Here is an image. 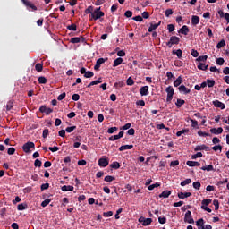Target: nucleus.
Here are the masks:
<instances>
[{
  "label": "nucleus",
  "mask_w": 229,
  "mask_h": 229,
  "mask_svg": "<svg viewBox=\"0 0 229 229\" xmlns=\"http://www.w3.org/2000/svg\"><path fill=\"white\" fill-rule=\"evenodd\" d=\"M208 55H200L199 56L196 61L197 62H205L206 60H208Z\"/></svg>",
  "instance_id": "nucleus-46"
},
{
  "label": "nucleus",
  "mask_w": 229,
  "mask_h": 229,
  "mask_svg": "<svg viewBox=\"0 0 229 229\" xmlns=\"http://www.w3.org/2000/svg\"><path fill=\"white\" fill-rule=\"evenodd\" d=\"M216 63L217 64V65H223V64H225V59L222 57L216 58Z\"/></svg>",
  "instance_id": "nucleus-55"
},
{
  "label": "nucleus",
  "mask_w": 229,
  "mask_h": 229,
  "mask_svg": "<svg viewBox=\"0 0 229 229\" xmlns=\"http://www.w3.org/2000/svg\"><path fill=\"white\" fill-rule=\"evenodd\" d=\"M189 183H192L191 179H186L181 182V187H185V185H189Z\"/></svg>",
  "instance_id": "nucleus-41"
},
{
  "label": "nucleus",
  "mask_w": 229,
  "mask_h": 229,
  "mask_svg": "<svg viewBox=\"0 0 229 229\" xmlns=\"http://www.w3.org/2000/svg\"><path fill=\"white\" fill-rule=\"evenodd\" d=\"M213 105L215 108H220L221 110H225L226 108V106H225V103L219 101V100H214Z\"/></svg>",
  "instance_id": "nucleus-13"
},
{
  "label": "nucleus",
  "mask_w": 229,
  "mask_h": 229,
  "mask_svg": "<svg viewBox=\"0 0 229 229\" xmlns=\"http://www.w3.org/2000/svg\"><path fill=\"white\" fill-rule=\"evenodd\" d=\"M226 46V41L222 39L220 42L217 43L216 47L217 49H221V47H225Z\"/></svg>",
  "instance_id": "nucleus-37"
},
{
  "label": "nucleus",
  "mask_w": 229,
  "mask_h": 229,
  "mask_svg": "<svg viewBox=\"0 0 229 229\" xmlns=\"http://www.w3.org/2000/svg\"><path fill=\"white\" fill-rule=\"evenodd\" d=\"M80 72H81V74L84 75V78H93V76H94V72H91V71L87 72V68H85V67H81L80 69Z\"/></svg>",
  "instance_id": "nucleus-5"
},
{
  "label": "nucleus",
  "mask_w": 229,
  "mask_h": 229,
  "mask_svg": "<svg viewBox=\"0 0 229 229\" xmlns=\"http://www.w3.org/2000/svg\"><path fill=\"white\" fill-rule=\"evenodd\" d=\"M12 108H13V102L9 101L6 105V110L10 111Z\"/></svg>",
  "instance_id": "nucleus-60"
},
{
  "label": "nucleus",
  "mask_w": 229,
  "mask_h": 229,
  "mask_svg": "<svg viewBox=\"0 0 229 229\" xmlns=\"http://www.w3.org/2000/svg\"><path fill=\"white\" fill-rule=\"evenodd\" d=\"M61 190L63 191V192H69L74 191V186H71V185H64L61 187Z\"/></svg>",
  "instance_id": "nucleus-20"
},
{
  "label": "nucleus",
  "mask_w": 229,
  "mask_h": 229,
  "mask_svg": "<svg viewBox=\"0 0 229 229\" xmlns=\"http://www.w3.org/2000/svg\"><path fill=\"white\" fill-rule=\"evenodd\" d=\"M191 127L192 128H199L198 125V121L191 119Z\"/></svg>",
  "instance_id": "nucleus-57"
},
{
  "label": "nucleus",
  "mask_w": 229,
  "mask_h": 229,
  "mask_svg": "<svg viewBox=\"0 0 229 229\" xmlns=\"http://www.w3.org/2000/svg\"><path fill=\"white\" fill-rule=\"evenodd\" d=\"M119 130V128L117 127H111L107 130V133L112 134V133H115V131H117Z\"/></svg>",
  "instance_id": "nucleus-50"
},
{
  "label": "nucleus",
  "mask_w": 229,
  "mask_h": 229,
  "mask_svg": "<svg viewBox=\"0 0 229 229\" xmlns=\"http://www.w3.org/2000/svg\"><path fill=\"white\" fill-rule=\"evenodd\" d=\"M184 221L189 223V225H194V218H192V213L190 210L185 213Z\"/></svg>",
  "instance_id": "nucleus-6"
},
{
  "label": "nucleus",
  "mask_w": 229,
  "mask_h": 229,
  "mask_svg": "<svg viewBox=\"0 0 229 229\" xmlns=\"http://www.w3.org/2000/svg\"><path fill=\"white\" fill-rule=\"evenodd\" d=\"M186 165H188L189 167H199L201 164L198 161H187Z\"/></svg>",
  "instance_id": "nucleus-17"
},
{
  "label": "nucleus",
  "mask_w": 229,
  "mask_h": 229,
  "mask_svg": "<svg viewBox=\"0 0 229 229\" xmlns=\"http://www.w3.org/2000/svg\"><path fill=\"white\" fill-rule=\"evenodd\" d=\"M48 136H49V129H45L43 131L42 137H43V139H47Z\"/></svg>",
  "instance_id": "nucleus-53"
},
{
  "label": "nucleus",
  "mask_w": 229,
  "mask_h": 229,
  "mask_svg": "<svg viewBox=\"0 0 229 229\" xmlns=\"http://www.w3.org/2000/svg\"><path fill=\"white\" fill-rule=\"evenodd\" d=\"M7 153L9 155H15V148H13V147L9 148L7 150Z\"/></svg>",
  "instance_id": "nucleus-63"
},
{
  "label": "nucleus",
  "mask_w": 229,
  "mask_h": 229,
  "mask_svg": "<svg viewBox=\"0 0 229 229\" xmlns=\"http://www.w3.org/2000/svg\"><path fill=\"white\" fill-rule=\"evenodd\" d=\"M106 60H108V58H98L94 66L95 71H99V67H101V64H105Z\"/></svg>",
  "instance_id": "nucleus-10"
},
{
  "label": "nucleus",
  "mask_w": 229,
  "mask_h": 229,
  "mask_svg": "<svg viewBox=\"0 0 229 229\" xmlns=\"http://www.w3.org/2000/svg\"><path fill=\"white\" fill-rule=\"evenodd\" d=\"M170 41L174 44V45H178L180 44V38L176 37V36H172L170 38Z\"/></svg>",
  "instance_id": "nucleus-26"
},
{
  "label": "nucleus",
  "mask_w": 229,
  "mask_h": 229,
  "mask_svg": "<svg viewBox=\"0 0 229 229\" xmlns=\"http://www.w3.org/2000/svg\"><path fill=\"white\" fill-rule=\"evenodd\" d=\"M185 103V100L182 99V98H178L176 103H175V106L178 107V108H182V106H183V104Z\"/></svg>",
  "instance_id": "nucleus-31"
},
{
  "label": "nucleus",
  "mask_w": 229,
  "mask_h": 229,
  "mask_svg": "<svg viewBox=\"0 0 229 229\" xmlns=\"http://www.w3.org/2000/svg\"><path fill=\"white\" fill-rule=\"evenodd\" d=\"M206 83L208 87L212 88L216 85V81L208 79Z\"/></svg>",
  "instance_id": "nucleus-38"
},
{
  "label": "nucleus",
  "mask_w": 229,
  "mask_h": 229,
  "mask_svg": "<svg viewBox=\"0 0 229 229\" xmlns=\"http://www.w3.org/2000/svg\"><path fill=\"white\" fill-rule=\"evenodd\" d=\"M158 28V25L157 23H150V27L148 28V32L153 33L154 30H157Z\"/></svg>",
  "instance_id": "nucleus-36"
},
{
  "label": "nucleus",
  "mask_w": 229,
  "mask_h": 229,
  "mask_svg": "<svg viewBox=\"0 0 229 229\" xmlns=\"http://www.w3.org/2000/svg\"><path fill=\"white\" fill-rule=\"evenodd\" d=\"M94 10H95V9H94V6H92V5L89 6V7L85 10V13H86V14L90 13L89 19L92 18V13H94Z\"/></svg>",
  "instance_id": "nucleus-24"
},
{
  "label": "nucleus",
  "mask_w": 229,
  "mask_h": 229,
  "mask_svg": "<svg viewBox=\"0 0 229 229\" xmlns=\"http://www.w3.org/2000/svg\"><path fill=\"white\" fill-rule=\"evenodd\" d=\"M191 24L193 26H198V24H199V16L193 15L191 17Z\"/></svg>",
  "instance_id": "nucleus-23"
},
{
  "label": "nucleus",
  "mask_w": 229,
  "mask_h": 229,
  "mask_svg": "<svg viewBox=\"0 0 229 229\" xmlns=\"http://www.w3.org/2000/svg\"><path fill=\"white\" fill-rule=\"evenodd\" d=\"M174 12L173 9H166L165 12V17H169L170 15H173Z\"/></svg>",
  "instance_id": "nucleus-58"
},
{
  "label": "nucleus",
  "mask_w": 229,
  "mask_h": 229,
  "mask_svg": "<svg viewBox=\"0 0 229 229\" xmlns=\"http://www.w3.org/2000/svg\"><path fill=\"white\" fill-rule=\"evenodd\" d=\"M110 164V159L108 157H101L98 159L99 167H106Z\"/></svg>",
  "instance_id": "nucleus-8"
},
{
  "label": "nucleus",
  "mask_w": 229,
  "mask_h": 229,
  "mask_svg": "<svg viewBox=\"0 0 229 229\" xmlns=\"http://www.w3.org/2000/svg\"><path fill=\"white\" fill-rule=\"evenodd\" d=\"M196 226H198V229H212V225L208 224L205 225V220L203 218L196 221Z\"/></svg>",
  "instance_id": "nucleus-3"
},
{
  "label": "nucleus",
  "mask_w": 229,
  "mask_h": 229,
  "mask_svg": "<svg viewBox=\"0 0 229 229\" xmlns=\"http://www.w3.org/2000/svg\"><path fill=\"white\" fill-rule=\"evenodd\" d=\"M35 69L38 72H42L43 69H44V65L40 63L36 64L35 65Z\"/></svg>",
  "instance_id": "nucleus-32"
},
{
  "label": "nucleus",
  "mask_w": 229,
  "mask_h": 229,
  "mask_svg": "<svg viewBox=\"0 0 229 229\" xmlns=\"http://www.w3.org/2000/svg\"><path fill=\"white\" fill-rule=\"evenodd\" d=\"M213 205H214V207H215V210H219V200L215 199V200L213 201Z\"/></svg>",
  "instance_id": "nucleus-59"
},
{
  "label": "nucleus",
  "mask_w": 229,
  "mask_h": 229,
  "mask_svg": "<svg viewBox=\"0 0 229 229\" xmlns=\"http://www.w3.org/2000/svg\"><path fill=\"white\" fill-rule=\"evenodd\" d=\"M34 167H42V161H40V159H36L34 162Z\"/></svg>",
  "instance_id": "nucleus-51"
},
{
  "label": "nucleus",
  "mask_w": 229,
  "mask_h": 229,
  "mask_svg": "<svg viewBox=\"0 0 229 229\" xmlns=\"http://www.w3.org/2000/svg\"><path fill=\"white\" fill-rule=\"evenodd\" d=\"M177 196H178L179 199H185V198H190V196H192V193H191V192L183 193L181 191V192H178Z\"/></svg>",
  "instance_id": "nucleus-16"
},
{
  "label": "nucleus",
  "mask_w": 229,
  "mask_h": 229,
  "mask_svg": "<svg viewBox=\"0 0 229 229\" xmlns=\"http://www.w3.org/2000/svg\"><path fill=\"white\" fill-rule=\"evenodd\" d=\"M30 149H35V143L32 141H28L22 146V150L24 153H30Z\"/></svg>",
  "instance_id": "nucleus-4"
},
{
  "label": "nucleus",
  "mask_w": 229,
  "mask_h": 229,
  "mask_svg": "<svg viewBox=\"0 0 229 229\" xmlns=\"http://www.w3.org/2000/svg\"><path fill=\"white\" fill-rule=\"evenodd\" d=\"M67 30H69L70 31H76L77 30L76 24L72 23L71 25H68Z\"/></svg>",
  "instance_id": "nucleus-48"
},
{
  "label": "nucleus",
  "mask_w": 229,
  "mask_h": 229,
  "mask_svg": "<svg viewBox=\"0 0 229 229\" xmlns=\"http://www.w3.org/2000/svg\"><path fill=\"white\" fill-rule=\"evenodd\" d=\"M38 81L42 85H46V83H47V79H46L44 76H40L38 77Z\"/></svg>",
  "instance_id": "nucleus-34"
},
{
  "label": "nucleus",
  "mask_w": 229,
  "mask_h": 229,
  "mask_svg": "<svg viewBox=\"0 0 229 229\" xmlns=\"http://www.w3.org/2000/svg\"><path fill=\"white\" fill-rule=\"evenodd\" d=\"M185 133H189V129H183L182 131H177L176 136L177 137H182V135H183Z\"/></svg>",
  "instance_id": "nucleus-35"
},
{
  "label": "nucleus",
  "mask_w": 229,
  "mask_h": 229,
  "mask_svg": "<svg viewBox=\"0 0 229 229\" xmlns=\"http://www.w3.org/2000/svg\"><path fill=\"white\" fill-rule=\"evenodd\" d=\"M200 169H201V171H208V172L215 171L214 165H208L207 166H202Z\"/></svg>",
  "instance_id": "nucleus-29"
},
{
  "label": "nucleus",
  "mask_w": 229,
  "mask_h": 229,
  "mask_svg": "<svg viewBox=\"0 0 229 229\" xmlns=\"http://www.w3.org/2000/svg\"><path fill=\"white\" fill-rule=\"evenodd\" d=\"M158 223H160V225H165V223H167V218L165 216H159Z\"/></svg>",
  "instance_id": "nucleus-43"
},
{
  "label": "nucleus",
  "mask_w": 229,
  "mask_h": 229,
  "mask_svg": "<svg viewBox=\"0 0 229 229\" xmlns=\"http://www.w3.org/2000/svg\"><path fill=\"white\" fill-rule=\"evenodd\" d=\"M193 189H196L197 191H199V189H201V182H193Z\"/></svg>",
  "instance_id": "nucleus-47"
},
{
  "label": "nucleus",
  "mask_w": 229,
  "mask_h": 229,
  "mask_svg": "<svg viewBox=\"0 0 229 229\" xmlns=\"http://www.w3.org/2000/svg\"><path fill=\"white\" fill-rule=\"evenodd\" d=\"M194 151H210V147H208L207 145H198L195 147Z\"/></svg>",
  "instance_id": "nucleus-12"
},
{
  "label": "nucleus",
  "mask_w": 229,
  "mask_h": 229,
  "mask_svg": "<svg viewBox=\"0 0 229 229\" xmlns=\"http://www.w3.org/2000/svg\"><path fill=\"white\" fill-rule=\"evenodd\" d=\"M179 33L182 35H189V27L187 25H183L180 30Z\"/></svg>",
  "instance_id": "nucleus-19"
},
{
  "label": "nucleus",
  "mask_w": 229,
  "mask_h": 229,
  "mask_svg": "<svg viewBox=\"0 0 229 229\" xmlns=\"http://www.w3.org/2000/svg\"><path fill=\"white\" fill-rule=\"evenodd\" d=\"M203 157V153L197 152L196 154L191 156L192 160H196V158H201Z\"/></svg>",
  "instance_id": "nucleus-39"
},
{
  "label": "nucleus",
  "mask_w": 229,
  "mask_h": 229,
  "mask_svg": "<svg viewBox=\"0 0 229 229\" xmlns=\"http://www.w3.org/2000/svg\"><path fill=\"white\" fill-rule=\"evenodd\" d=\"M102 17H105V13L101 11V7H97L93 11L89 21H98L100 19V22H103Z\"/></svg>",
  "instance_id": "nucleus-1"
},
{
  "label": "nucleus",
  "mask_w": 229,
  "mask_h": 229,
  "mask_svg": "<svg viewBox=\"0 0 229 229\" xmlns=\"http://www.w3.org/2000/svg\"><path fill=\"white\" fill-rule=\"evenodd\" d=\"M114 180H115V177L112 175H107L104 178V182H114Z\"/></svg>",
  "instance_id": "nucleus-40"
},
{
  "label": "nucleus",
  "mask_w": 229,
  "mask_h": 229,
  "mask_svg": "<svg viewBox=\"0 0 229 229\" xmlns=\"http://www.w3.org/2000/svg\"><path fill=\"white\" fill-rule=\"evenodd\" d=\"M111 169H119L121 167V165L119 162L114 161L110 165Z\"/></svg>",
  "instance_id": "nucleus-33"
},
{
  "label": "nucleus",
  "mask_w": 229,
  "mask_h": 229,
  "mask_svg": "<svg viewBox=\"0 0 229 229\" xmlns=\"http://www.w3.org/2000/svg\"><path fill=\"white\" fill-rule=\"evenodd\" d=\"M213 151H222L223 150V146L221 145H216L212 147Z\"/></svg>",
  "instance_id": "nucleus-54"
},
{
  "label": "nucleus",
  "mask_w": 229,
  "mask_h": 229,
  "mask_svg": "<svg viewBox=\"0 0 229 229\" xmlns=\"http://www.w3.org/2000/svg\"><path fill=\"white\" fill-rule=\"evenodd\" d=\"M157 187H160V184L158 182H156L155 184L149 185L148 187V191H153L154 189H157Z\"/></svg>",
  "instance_id": "nucleus-49"
},
{
  "label": "nucleus",
  "mask_w": 229,
  "mask_h": 229,
  "mask_svg": "<svg viewBox=\"0 0 229 229\" xmlns=\"http://www.w3.org/2000/svg\"><path fill=\"white\" fill-rule=\"evenodd\" d=\"M17 208H18V210H26L27 206H26V204H19L17 206Z\"/></svg>",
  "instance_id": "nucleus-62"
},
{
  "label": "nucleus",
  "mask_w": 229,
  "mask_h": 229,
  "mask_svg": "<svg viewBox=\"0 0 229 229\" xmlns=\"http://www.w3.org/2000/svg\"><path fill=\"white\" fill-rule=\"evenodd\" d=\"M197 69L199 71H207V69H208V64H205V63H199Z\"/></svg>",
  "instance_id": "nucleus-22"
},
{
  "label": "nucleus",
  "mask_w": 229,
  "mask_h": 229,
  "mask_svg": "<svg viewBox=\"0 0 229 229\" xmlns=\"http://www.w3.org/2000/svg\"><path fill=\"white\" fill-rule=\"evenodd\" d=\"M70 42L72 44H80V42H81V37L72 38Z\"/></svg>",
  "instance_id": "nucleus-30"
},
{
  "label": "nucleus",
  "mask_w": 229,
  "mask_h": 229,
  "mask_svg": "<svg viewBox=\"0 0 229 229\" xmlns=\"http://www.w3.org/2000/svg\"><path fill=\"white\" fill-rule=\"evenodd\" d=\"M165 92L167 94L166 103H171L173 101V96H174V89H173V86H168L165 89Z\"/></svg>",
  "instance_id": "nucleus-2"
},
{
  "label": "nucleus",
  "mask_w": 229,
  "mask_h": 229,
  "mask_svg": "<svg viewBox=\"0 0 229 229\" xmlns=\"http://www.w3.org/2000/svg\"><path fill=\"white\" fill-rule=\"evenodd\" d=\"M172 53L173 55H176L178 58H182V49L173 50Z\"/></svg>",
  "instance_id": "nucleus-44"
},
{
  "label": "nucleus",
  "mask_w": 229,
  "mask_h": 229,
  "mask_svg": "<svg viewBox=\"0 0 229 229\" xmlns=\"http://www.w3.org/2000/svg\"><path fill=\"white\" fill-rule=\"evenodd\" d=\"M126 84L129 85L130 87H131V85L135 84V81H133V79L131 77H129L127 79Z\"/></svg>",
  "instance_id": "nucleus-52"
},
{
  "label": "nucleus",
  "mask_w": 229,
  "mask_h": 229,
  "mask_svg": "<svg viewBox=\"0 0 229 229\" xmlns=\"http://www.w3.org/2000/svg\"><path fill=\"white\" fill-rule=\"evenodd\" d=\"M178 90L184 95L191 94V89L185 87V85L179 86Z\"/></svg>",
  "instance_id": "nucleus-14"
},
{
  "label": "nucleus",
  "mask_w": 229,
  "mask_h": 229,
  "mask_svg": "<svg viewBox=\"0 0 229 229\" xmlns=\"http://www.w3.org/2000/svg\"><path fill=\"white\" fill-rule=\"evenodd\" d=\"M121 64H123V58L118 57L114 61L113 67H118Z\"/></svg>",
  "instance_id": "nucleus-27"
},
{
  "label": "nucleus",
  "mask_w": 229,
  "mask_h": 229,
  "mask_svg": "<svg viewBox=\"0 0 229 229\" xmlns=\"http://www.w3.org/2000/svg\"><path fill=\"white\" fill-rule=\"evenodd\" d=\"M73 130H76V126H75V125L71 126V127H67V128L65 129V131H66L67 133H72V131H73Z\"/></svg>",
  "instance_id": "nucleus-56"
},
{
  "label": "nucleus",
  "mask_w": 229,
  "mask_h": 229,
  "mask_svg": "<svg viewBox=\"0 0 229 229\" xmlns=\"http://www.w3.org/2000/svg\"><path fill=\"white\" fill-rule=\"evenodd\" d=\"M21 2L27 8H31L33 12H37L38 8L35 4H33V3L30 2L29 0H21Z\"/></svg>",
  "instance_id": "nucleus-9"
},
{
  "label": "nucleus",
  "mask_w": 229,
  "mask_h": 229,
  "mask_svg": "<svg viewBox=\"0 0 229 229\" xmlns=\"http://www.w3.org/2000/svg\"><path fill=\"white\" fill-rule=\"evenodd\" d=\"M171 196V191H164L160 195L159 198H168Z\"/></svg>",
  "instance_id": "nucleus-28"
},
{
  "label": "nucleus",
  "mask_w": 229,
  "mask_h": 229,
  "mask_svg": "<svg viewBox=\"0 0 229 229\" xmlns=\"http://www.w3.org/2000/svg\"><path fill=\"white\" fill-rule=\"evenodd\" d=\"M210 133H213V135H221V133H223V129L221 127L217 129L212 128L210 129Z\"/></svg>",
  "instance_id": "nucleus-18"
},
{
  "label": "nucleus",
  "mask_w": 229,
  "mask_h": 229,
  "mask_svg": "<svg viewBox=\"0 0 229 229\" xmlns=\"http://www.w3.org/2000/svg\"><path fill=\"white\" fill-rule=\"evenodd\" d=\"M183 83V78L182 76H179L174 81V87H180L181 84Z\"/></svg>",
  "instance_id": "nucleus-21"
},
{
  "label": "nucleus",
  "mask_w": 229,
  "mask_h": 229,
  "mask_svg": "<svg viewBox=\"0 0 229 229\" xmlns=\"http://www.w3.org/2000/svg\"><path fill=\"white\" fill-rule=\"evenodd\" d=\"M212 203V200L210 199H203L202 200V207H208L209 204Z\"/></svg>",
  "instance_id": "nucleus-42"
},
{
  "label": "nucleus",
  "mask_w": 229,
  "mask_h": 229,
  "mask_svg": "<svg viewBox=\"0 0 229 229\" xmlns=\"http://www.w3.org/2000/svg\"><path fill=\"white\" fill-rule=\"evenodd\" d=\"M126 149H133V145H122L119 151H126Z\"/></svg>",
  "instance_id": "nucleus-25"
},
{
  "label": "nucleus",
  "mask_w": 229,
  "mask_h": 229,
  "mask_svg": "<svg viewBox=\"0 0 229 229\" xmlns=\"http://www.w3.org/2000/svg\"><path fill=\"white\" fill-rule=\"evenodd\" d=\"M47 189H49V183L46 182L41 185V191H47Z\"/></svg>",
  "instance_id": "nucleus-64"
},
{
  "label": "nucleus",
  "mask_w": 229,
  "mask_h": 229,
  "mask_svg": "<svg viewBox=\"0 0 229 229\" xmlns=\"http://www.w3.org/2000/svg\"><path fill=\"white\" fill-rule=\"evenodd\" d=\"M191 55L193 56V58H198V56H199V53L196 49H191Z\"/></svg>",
  "instance_id": "nucleus-45"
},
{
  "label": "nucleus",
  "mask_w": 229,
  "mask_h": 229,
  "mask_svg": "<svg viewBox=\"0 0 229 229\" xmlns=\"http://www.w3.org/2000/svg\"><path fill=\"white\" fill-rule=\"evenodd\" d=\"M139 223H141L143 226H149L151 223H153L152 218H145L144 216H141L139 218Z\"/></svg>",
  "instance_id": "nucleus-7"
},
{
  "label": "nucleus",
  "mask_w": 229,
  "mask_h": 229,
  "mask_svg": "<svg viewBox=\"0 0 229 229\" xmlns=\"http://www.w3.org/2000/svg\"><path fill=\"white\" fill-rule=\"evenodd\" d=\"M49 203H51V199H45V200L41 203V207H47V205H49Z\"/></svg>",
  "instance_id": "nucleus-61"
},
{
  "label": "nucleus",
  "mask_w": 229,
  "mask_h": 229,
  "mask_svg": "<svg viewBox=\"0 0 229 229\" xmlns=\"http://www.w3.org/2000/svg\"><path fill=\"white\" fill-rule=\"evenodd\" d=\"M39 112H41V114H46V115H49V114H53V109L46 107V106H41L39 107Z\"/></svg>",
  "instance_id": "nucleus-11"
},
{
  "label": "nucleus",
  "mask_w": 229,
  "mask_h": 229,
  "mask_svg": "<svg viewBox=\"0 0 229 229\" xmlns=\"http://www.w3.org/2000/svg\"><path fill=\"white\" fill-rule=\"evenodd\" d=\"M140 96H148L149 95V86H143L140 89Z\"/></svg>",
  "instance_id": "nucleus-15"
}]
</instances>
